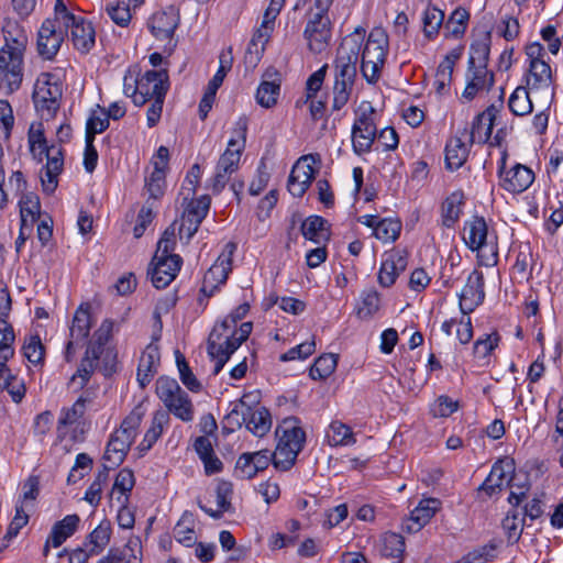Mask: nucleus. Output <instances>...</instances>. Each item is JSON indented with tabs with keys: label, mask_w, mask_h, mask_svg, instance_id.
<instances>
[{
	"label": "nucleus",
	"mask_w": 563,
	"mask_h": 563,
	"mask_svg": "<svg viewBox=\"0 0 563 563\" xmlns=\"http://www.w3.org/2000/svg\"><path fill=\"white\" fill-rule=\"evenodd\" d=\"M130 446L131 443L123 437V433L115 430L108 441L103 459L112 465H119L123 462Z\"/></svg>",
	"instance_id": "obj_41"
},
{
	"label": "nucleus",
	"mask_w": 563,
	"mask_h": 563,
	"mask_svg": "<svg viewBox=\"0 0 563 563\" xmlns=\"http://www.w3.org/2000/svg\"><path fill=\"white\" fill-rule=\"evenodd\" d=\"M243 422L249 431L256 437L265 435L272 428V417L264 407L252 409L246 407V413L243 415Z\"/></svg>",
	"instance_id": "obj_34"
},
{
	"label": "nucleus",
	"mask_w": 563,
	"mask_h": 563,
	"mask_svg": "<svg viewBox=\"0 0 563 563\" xmlns=\"http://www.w3.org/2000/svg\"><path fill=\"white\" fill-rule=\"evenodd\" d=\"M388 51V35L383 27H374L362 52L361 71L364 78L373 82L378 78Z\"/></svg>",
	"instance_id": "obj_10"
},
{
	"label": "nucleus",
	"mask_w": 563,
	"mask_h": 563,
	"mask_svg": "<svg viewBox=\"0 0 563 563\" xmlns=\"http://www.w3.org/2000/svg\"><path fill=\"white\" fill-rule=\"evenodd\" d=\"M332 2L333 0H314L313 5L307 12L303 38L308 49L313 54H320L330 46L332 23L328 12Z\"/></svg>",
	"instance_id": "obj_2"
},
{
	"label": "nucleus",
	"mask_w": 563,
	"mask_h": 563,
	"mask_svg": "<svg viewBox=\"0 0 563 563\" xmlns=\"http://www.w3.org/2000/svg\"><path fill=\"white\" fill-rule=\"evenodd\" d=\"M338 364L336 356L332 353L319 356L310 367L309 375L312 379H325L335 369Z\"/></svg>",
	"instance_id": "obj_54"
},
{
	"label": "nucleus",
	"mask_w": 563,
	"mask_h": 563,
	"mask_svg": "<svg viewBox=\"0 0 563 563\" xmlns=\"http://www.w3.org/2000/svg\"><path fill=\"white\" fill-rule=\"evenodd\" d=\"M382 552L387 558L401 559L405 552V539L402 536L388 532L383 537Z\"/></svg>",
	"instance_id": "obj_58"
},
{
	"label": "nucleus",
	"mask_w": 563,
	"mask_h": 563,
	"mask_svg": "<svg viewBox=\"0 0 563 563\" xmlns=\"http://www.w3.org/2000/svg\"><path fill=\"white\" fill-rule=\"evenodd\" d=\"M0 387L7 390L14 402H20L25 395V386L23 379L14 374H8L1 382Z\"/></svg>",
	"instance_id": "obj_64"
},
{
	"label": "nucleus",
	"mask_w": 563,
	"mask_h": 563,
	"mask_svg": "<svg viewBox=\"0 0 563 563\" xmlns=\"http://www.w3.org/2000/svg\"><path fill=\"white\" fill-rule=\"evenodd\" d=\"M253 329L252 322H243L240 325V332L235 336L223 339L216 333H210L208 338V354L216 361L213 374L217 375L223 368L231 354L247 340Z\"/></svg>",
	"instance_id": "obj_12"
},
{
	"label": "nucleus",
	"mask_w": 563,
	"mask_h": 563,
	"mask_svg": "<svg viewBox=\"0 0 563 563\" xmlns=\"http://www.w3.org/2000/svg\"><path fill=\"white\" fill-rule=\"evenodd\" d=\"M470 20V13L464 8H456L444 24L446 37L459 38L464 35Z\"/></svg>",
	"instance_id": "obj_47"
},
{
	"label": "nucleus",
	"mask_w": 563,
	"mask_h": 563,
	"mask_svg": "<svg viewBox=\"0 0 563 563\" xmlns=\"http://www.w3.org/2000/svg\"><path fill=\"white\" fill-rule=\"evenodd\" d=\"M162 305L163 302L157 303L154 310L153 318L155 322L153 325L152 341L144 349L137 366L136 379L142 388L150 384L157 373L161 363V353L157 342L161 339L163 329L161 317L163 310Z\"/></svg>",
	"instance_id": "obj_11"
},
{
	"label": "nucleus",
	"mask_w": 563,
	"mask_h": 563,
	"mask_svg": "<svg viewBox=\"0 0 563 563\" xmlns=\"http://www.w3.org/2000/svg\"><path fill=\"white\" fill-rule=\"evenodd\" d=\"M14 333L12 327L5 321L0 319V353L1 357L9 360L14 354L13 349Z\"/></svg>",
	"instance_id": "obj_61"
},
{
	"label": "nucleus",
	"mask_w": 563,
	"mask_h": 563,
	"mask_svg": "<svg viewBox=\"0 0 563 563\" xmlns=\"http://www.w3.org/2000/svg\"><path fill=\"white\" fill-rule=\"evenodd\" d=\"M104 559H108V563H143L140 538H130L123 548L110 550Z\"/></svg>",
	"instance_id": "obj_33"
},
{
	"label": "nucleus",
	"mask_w": 563,
	"mask_h": 563,
	"mask_svg": "<svg viewBox=\"0 0 563 563\" xmlns=\"http://www.w3.org/2000/svg\"><path fill=\"white\" fill-rule=\"evenodd\" d=\"M63 86L58 76L41 74L34 85L33 102L42 119L51 120L60 107Z\"/></svg>",
	"instance_id": "obj_7"
},
{
	"label": "nucleus",
	"mask_w": 563,
	"mask_h": 563,
	"mask_svg": "<svg viewBox=\"0 0 563 563\" xmlns=\"http://www.w3.org/2000/svg\"><path fill=\"white\" fill-rule=\"evenodd\" d=\"M135 485V477L131 470L122 468L115 477L112 496L117 499L120 506H124L129 501V494Z\"/></svg>",
	"instance_id": "obj_44"
},
{
	"label": "nucleus",
	"mask_w": 563,
	"mask_h": 563,
	"mask_svg": "<svg viewBox=\"0 0 563 563\" xmlns=\"http://www.w3.org/2000/svg\"><path fill=\"white\" fill-rule=\"evenodd\" d=\"M490 33L475 40L470 47L468 68H487L490 53Z\"/></svg>",
	"instance_id": "obj_40"
},
{
	"label": "nucleus",
	"mask_w": 563,
	"mask_h": 563,
	"mask_svg": "<svg viewBox=\"0 0 563 563\" xmlns=\"http://www.w3.org/2000/svg\"><path fill=\"white\" fill-rule=\"evenodd\" d=\"M301 233L317 244L327 241L330 234L327 221L320 216L308 217L301 224Z\"/></svg>",
	"instance_id": "obj_43"
},
{
	"label": "nucleus",
	"mask_w": 563,
	"mask_h": 563,
	"mask_svg": "<svg viewBox=\"0 0 563 563\" xmlns=\"http://www.w3.org/2000/svg\"><path fill=\"white\" fill-rule=\"evenodd\" d=\"M241 158L236 153H232L230 151H224V153L220 156L216 172L212 178L210 179V187L214 194H219L229 183L233 173L239 169Z\"/></svg>",
	"instance_id": "obj_26"
},
{
	"label": "nucleus",
	"mask_w": 563,
	"mask_h": 563,
	"mask_svg": "<svg viewBox=\"0 0 563 563\" xmlns=\"http://www.w3.org/2000/svg\"><path fill=\"white\" fill-rule=\"evenodd\" d=\"M525 80L530 90H547L554 82L553 70L547 60L528 64Z\"/></svg>",
	"instance_id": "obj_29"
},
{
	"label": "nucleus",
	"mask_w": 563,
	"mask_h": 563,
	"mask_svg": "<svg viewBox=\"0 0 563 563\" xmlns=\"http://www.w3.org/2000/svg\"><path fill=\"white\" fill-rule=\"evenodd\" d=\"M176 222H174L164 231L157 243L155 258H169L175 255L173 251L176 246Z\"/></svg>",
	"instance_id": "obj_57"
},
{
	"label": "nucleus",
	"mask_w": 563,
	"mask_h": 563,
	"mask_svg": "<svg viewBox=\"0 0 563 563\" xmlns=\"http://www.w3.org/2000/svg\"><path fill=\"white\" fill-rule=\"evenodd\" d=\"M38 478L36 476H30L22 486V494L18 498L15 506H22V508L32 511L34 501L36 500L40 492Z\"/></svg>",
	"instance_id": "obj_56"
},
{
	"label": "nucleus",
	"mask_w": 563,
	"mask_h": 563,
	"mask_svg": "<svg viewBox=\"0 0 563 563\" xmlns=\"http://www.w3.org/2000/svg\"><path fill=\"white\" fill-rule=\"evenodd\" d=\"M108 481V468L104 466L102 471H100L90 486L87 488L85 493L84 499L89 503L92 507H97L101 500V494L103 486Z\"/></svg>",
	"instance_id": "obj_59"
},
{
	"label": "nucleus",
	"mask_w": 563,
	"mask_h": 563,
	"mask_svg": "<svg viewBox=\"0 0 563 563\" xmlns=\"http://www.w3.org/2000/svg\"><path fill=\"white\" fill-rule=\"evenodd\" d=\"M365 33V29L356 27L354 32L343 38L338 48L333 85V110H341L350 100Z\"/></svg>",
	"instance_id": "obj_1"
},
{
	"label": "nucleus",
	"mask_w": 563,
	"mask_h": 563,
	"mask_svg": "<svg viewBox=\"0 0 563 563\" xmlns=\"http://www.w3.org/2000/svg\"><path fill=\"white\" fill-rule=\"evenodd\" d=\"M379 295L374 289L364 290L361 295L358 314L362 318L371 317L379 309Z\"/></svg>",
	"instance_id": "obj_63"
},
{
	"label": "nucleus",
	"mask_w": 563,
	"mask_h": 563,
	"mask_svg": "<svg viewBox=\"0 0 563 563\" xmlns=\"http://www.w3.org/2000/svg\"><path fill=\"white\" fill-rule=\"evenodd\" d=\"M466 80L462 97L472 100L478 92L490 89L494 84V75L487 68L470 69L467 67Z\"/></svg>",
	"instance_id": "obj_30"
},
{
	"label": "nucleus",
	"mask_w": 563,
	"mask_h": 563,
	"mask_svg": "<svg viewBox=\"0 0 563 563\" xmlns=\"http://www.w3.org/2000/svg\"><path fill=\"white\" fill-rule=\"evenodd\" d=\"M31 510L22 508V506H15V515L11 520L7 533L3 537V547H8L9 542L15 538L20 530L27 525L29 522V514Z\"/></svg>",
	"instance_id": "obj_60"
},
{
	"label": "nucleus",
	"mask_w": 563,
	"mask_h": 563,
	"mask_svg": "<svg viewBox=\"0 0 563 563\" xmlns=\"http://www.w3.org/2000/svg\"><path fill=\"white\" fill-rule=\"evenodd\" d=\"M235 250L236 245L234 243H227L213 265L206 272L201 286V291L205 295L212 296L227 282L232 269V257Z\"/></svg>",
	"instance_id": "obj_17"
},
{
	"label": "nucleus",
	"mask_w": 563,
	"mask_h": 563,
	"mask_svg": "<svg viewBox=\"0 0 563 563\" xmlns=\"http://www.w3.org/2000/svg\"><path fill=\"white\" fill-rule=\"evenodd\" d=\"M66 36L64 23L47 18L43 21L37 32L36 49L43 59H53L60 49Z\"/></svg>",
	"instance_id": "obj_15"
},
{
	"label": "nucleus",
	"mask_w": 563,
	"mask_h": 563,
	"mask_svg": "<svg viewBox=\"0 0 563 563\" xmlns=\"http://www.w3.org/2000/svg\"><path fill=\"white\" fill-rule=\"evenodd\" d=\"M377 136V112L369 101H362L355 110L351 130L352 147L355 154L368 153Z\"/></svg>",
	"instance_id": "obj_6"
},
{
	"label": "nucleus",
	"mask_w": 563,
	"mask_h": 563,
	"mask_svg": "<svg viewBox=\"0 0 563 563\" xmlns=\"http://www.w3.org/2000/svg\"><path fill=\"white\" fill-rule=\"evenodd\" d=\"M153 166L151 175L145 177V189L150 198L158 199L164 195L165 170L157 162H154Z\"/></svg>",
	"instance_id": "obj_55"
},
{
	"label": "nucleus",
	"mask_w": 563,
	"mask_h": 563,
	"mask_svg": "<svg viewBox=\"0 0 563 563\" xmlns=\"http://www.w3.org/2000/svg\"><path fill=\"white\" fill-rule=\"evenodd\" d=\"M285 1L286 0L269 1V4L264 12L262 23L254 32L247 46V55H250L251 60L257 62L261 59L265 51V46L274 31L275 20L285 5Z\"/></svg>",
	"instance_id": "obj_13"
},
{
	"label": "nucleus",
	"mask_w": 563,
	"mask_h": 563,
	"mask_svg": "<svg viewBox=\"0 0 563 563\" xmlns=\"http://www.w3.org/2000/svg\"><path fill=\"white\" fill-rule=\"evenodd\" d=\"M277 446L273 455L274 465L282 471L289 470L303 448L306 433L296 418H287L276 429Z\"/></svg>",
	"instance_id": "obj_3"
},
{
	"label": "nucleus",
	"mask_w": 563,
	"mask_h": 563,
	"mask_svg": "<svg viewBox=\"0 0 563 563\" xmlns=\"http://www.w3.org/2000/svg\"><path fill=\"white\" fill-rule=\"evenodd\" d=\"M484 275L482 272L474 269L467 277L465 286L459 294V306L461 312L470 314L476 307L482 305L485 299Z\"/></svg>",
	"instance_id": "obj_21"
},
{
	"label": "nucleus",
	"mask_w": 563,
	"mask_h": 563,
	"mask_svg": "<svg viewBox=\"0 0 563 563\" xmlns=\"http://www.w3.org/2000/svg\"><path fill=\"white\" fill-rule=\"evenodd\" d=\"M175 360L181 383L192 393L201 391V383L192 373L186 357L178 350L175 351Z\"/></svg>",
	"instance_id": "obj_53"
},
{
	"label": "nucleus",
	"mask_w": 563,
	"mask_h": 563,
	"mask_svg": "<svg viewBox=\"0 0 563 563\" xmlns=\"http://www.w3.org/2000/svg\"><path fill=\"white\" fill-rule=\"evenodd\" d=\"M440 505L441 503L437 498L422 499L410 514L409 520L412 525L408 526V530H420L440 509Z\"/></svg>",
	"instance_id": "obj_37"
},
{
	"label": "nucleus",
	"mask_w": 563,
	"mask_h": 563,
	"mask_svg": "<svg viewBox=\"0 0 563 563\" xmlns=\"http://www.w3.org/2000/svg\"><path fill=\"white\" fill-rule=\"evenodd\" d=\"M444 12L437 7L428 5L423 11V34L428 40H433L444 22Z\"/></svg>",
	"instance_id": "obj_49"
},
{
	"label": "nucleus",
	"mask_w": 563,
	"mask_h": 563,
	"mask_svg": "<svg viewBox=\"0 0 563 563\" xmlns=\"http://www.w3.org/2000/svg\"><path fill=\"white\" fill-rule=\"evenodd\" d=\"M232 493V484L230 482L221 481L218 483L216 489L218 509L212 510L211 508H207L205 506H200V508L209 516L218 519L224 511L229 510Z\"/></svg>",
	"instance_id": "obj_51"
},
{
	"label": "nucleus",
	"mask_w": 563,
	"mask_h": 563,
	"mask_svg": "<svg viewBox=\"0 0 563 563\" xmlns=\"http://www.w3.org/2000/svg\"><path fill=\"white\" fill-rule=\"evenodd\" d=\"M407 266V252L400 250H393L385 254L378 273V282L384 287L391 286L398 275L406 269Z\"/></svg>",
	"instance_id": "obj_25"
},
{
	"label": "nucleus",
	"mask_w": 563,
	"mask_h": 563,
	"mask_svg": "<svg viewBox=\"0 0 563 563\" xmlns=\"http://www.w3.org/2000/svg\"><path fill=\"white\" fill-rule=\"evenodd\" d=\"M90 308L89 303H81L75 311L71 325L69 328V340L64 353L67 362H71L74 360L77 350L85 344L89 336L92 325Z\"/></svg>",
	"instance_id": "obj_16"
},
{
	"label": "nucleus",
	"mask_w": 563,
	"mask_h": 563,
	"mask_svg": "<svg viewBox=\"0 0 563 563\" xmlns=\"http://www.w3.org/2000/svg\"><path fill=\"white\" fill-rule=\"evenodd\" d=\"M534 172L527 165L515 163L509 170L498 180V185L510 194L526 191L534 181Z\"/></svg>",
	"instance_id": "obj_23"
},
{
	"label": "nucleus",
	"mask_w": 563,
	"mask_h": 563,
	"mask_svg": "<svg viewBox=\"0 0 563 563\" xmlns=\"http://www.w3.org/2000/svg\"><path fill=\"white\" fill-rule=\"evenodd\" d=\"M210 208V198L208 196H201L198 199L191 198L188 205L186 206L178 230L180 240H185L186 243L190 241V239L198 231L201 222L207 217Z\"/></svg>",
	"instance_id": "obj_18"
},
{
	"label": "nucleus",
	"mask_w": 563,
	"mask_h": 563,
	"mask_svg": "<svg viewBox=\"0 0 563 563\" xmlns=\"http://www.w3.org/2000/svg\"><path fill=\"white\" fill-rule=\"evenodd\" d=\"M168 90V74L165 69L147 70L141 77L124 76L123 91L137 107L157 97L165 98Z\"/></svg>",
	"instance_id": "obj_4"
},
{
	"label": "nucleus",
	"mask_w": 563,
	"mask_h": 563,
	"mask_svg": "<svg viewBox=\"0 0 563 563\" xmlns=\"http://www.w3.org/2000/svg\"><path fill=\"white\" fill-rule=\"evenodd\" d=\"M66 31L70 30V41L80 53H88L96 43V32L92 24L82 16H75L74 21L64 24Z\"/></svg>",
	"instance_id": "obj_24"
},
{
	"label": "nucleus",
	"mask_w": 563,
	"mask_h": 563,
	"mask_svg": "<svg viewBox=\"0 0 563 563\" xmlns=\"http://www.w3.org/2000/svg\"><path fill=\"white\" fill-rule=\"evenodd\" d=\"M445 165L450 170H456L466 162L470 153V145L461 137H451L445 145Z\"/></svg>",
	"instance_id": "obj_39"
},
{
	"label": "nucleus",
	"mask_w": 563,
	"mask_h": 563,
	"mask_svg": "<svg viewBox=\"0 0 563 563\" xmlns=\"http://www.w3.org/2000/svg\"><path fill=\"white\" fill-rule=\"evenodd\" d=\"M515 472L516 464L514 459L505 456L497 460L484 483L478 487V497L485 499L498 495L504 487L509 486L514 482Z\"/></svg>",
	"instance_id": "obj_14"
},
{
	"label": "nucleus",
	"mask_w": 563,
	"mask_h": 563,
	"mask_svg": "<svg viewBox=\"0 0 563 563\" xmlns=\"http://www.w3.org/2000/svg\"><path fill=\"white\" fill-rule=\"evenodd\" d=\"M80 518L78 515H67L62 520L57 521L46 539L44 547V555H47L49 547H60L69 537H71L78 529Z\"/></svg>",
	"instance_id": "obj_28"
},
{
	"label": "nucleus",
	"mask_w": 563,
	"mask_h": 563,
	"mask_svg": "<svg viewBox=\"0 0 563 563\" xmlns=\"http://www.w3.org/2000/svg\"><path fill=\"white\" fill-rule=\"evenodd\" d=\"M156 395L169 412L184 422L194 419L195 410L188 394L175 378L161 376L156 380Z\"/></svg>",
	"instance_id": "obj_8"
},
{
	"label": "nucleus",
	"mask_w": 563,
	"mask_h": 563,
	"mask_svg": "<svg viewBox=\"0 0 563 563\" xmlns=\"http://www.w3.org/2000/svg\"><path fill=\"white\" fill-rule=\"evenodd\" d=\"M109 18L119 26H128L131 21V11L125 2H111L106 7Z\"/></svg>",
	"instance_id": "obj_62"
},
{
	"label": "nucleus",
	"mask_w": 563,
	"mask_h": 563,
	"mask_svg": "<svg viewBox=\"0 0 563 563\" xmlns=\"http://www.w3.org/2000/svg\"><path fill=\"white\" fill-rule=\"evenodd\" d=\"M508 107L515 115H527L531 113L533 106L527 86L517 87L514 90L509 97Z\"/></svg>",
	"instance_id": "obj_52"
},
{
	"label": "nucleus",
	"mask_w": 563,
	"mask_h": 563,
	"mask_svg": "<svg viewBox=\"0 0 563 563\" xmlns=\"http://www.w3.org/2000/svg\"><path fill=\"white\" fill-rule=\"evenodd\" d=\"M402 223L399 219L384 218L379 220L374 235L383 243H393L399 238Z\"/></svg>",
	"instance_id": "obj_50"
},
{
	"label": "nucleus",
	"mask_w": 563,
	"mask_h": 563,
	"mask_svg": "<svg viewBox=\"0 0 563 563\" xmlns=\"http://www.w3.org/2000/svg\"><path fill=\"white\" fill-rule=\"evenodd\" d=\"M498 113L495 106H489L484 112L479 113L472 124L470 143H484L488 141L493 132L494 120Z\"/></svg>",
	"instance_id": "obj_31"
},
{
	"label": "nucleus",
	"mask_w": 563,
	"mask_h": 563,
	"mask_svg": "<svg viewBox=\"0 0 563 563\" xmlns=\"http://www.w3.org/2000/svg\"><path fill=\"white\" fill-rule=\"evenodd\" d=\"M280 93L279 80H262L257 87L255 99L256 102L266 109L274 107L277 103Z\"/></svg>",
	"instance_id": "obj_48"
},
{
	"label": "nucleus",
	"mask_w": 563,
	"mask_h": 563,
	"mask_svg": "<svg viewBox=\"0 0 563 563\" xmlns=\"http://www.w3.org/2000/svg\"><path fill=\"white\" fill-rule=\"evenodd\" d=\"M316 163L317 158L309 154L301 156L294 165L288 179V191L294 197H302L311 185L317 173Z\"/></svg>",
	"instance_id": "obj_20"
},
{
	"label": "nucleus",
	"mask_w": 563,
	"mask_h": 563,
	"mask_svg": "<svg viewBox=\"0 0 563 563\" xmlns=\"http://www.w3.org/2000/svg\"><path fill=\"white\" fill-rule=\"evenodd\" d=\"M325 437L332 446H349L356 442L351 428L341 421H333L329 426Z\"/></svg>",
	"instance_id": "obj_45"
},
{
	"label": "nucleus",
	"mask_w": 563,
	"mask_h": 563,
	"mask_svg": "<svg viewBox=\"0 0 563 563\" xmlns=\"http://www.w3.org/2000/svg\"><path fill=\"white\" fill-rule=\"evenodd\" d=\"M89 401L86 397H79L70 408H63L57 423V435L60 440L70 437L71 440H78V433L82 434V417L86 412V404Z\"/></svg>",
	"instance_id": "obj_19"
},
{
	"label": "nucleus",
	"mask_w": 563,
	"mask_h": 563,
	"mask_svg": "<svg viewBox=\"0 0 563 563\" xmlns=\"http://www.w3.org/2000/svg\"><path fill=\"white\" fill-rule=\"evenodd\" d=\"M249 310L250 306L247 303L240 305L221 322L217 323L211 333H216L220 338L231 340L230 336H235L240 332V327L236 328L238 322L247 314Z\"/></svg>",
	"instance_id": "obj_36"
},
{
	"label": "nucleus",
	"mask_w": 563,
	"mask_h": 563,
	"mask_svg": "<svg viewBox=\"0 0 563 563\" xmlns=\"http://www.w3.org/2000/svg\"><path fill=\"white\" fill-rule=\"evenodd\" d=\"M24 42L16 38L0 49V92L10 95L21 86Z\"/></svg>",
	"instance_id": "obj_5"
},
{
	"label": "nucleus",
	"mask_w": 563,
	"mask_h": 563,
	"mask_svg": "<svg viewBox=\"0 0 563 563\" xmlns=\"http://www.w3.org/2000/svg\"><path fill=\"white\" fill-rule=\"evenodd\" d=\"M112 529L109 520H102L86 538L85 547L92 554L101 553L110 542Z\"/></svg>",
	"instance_id": "obj_42"
},
{
	"label": "nucleus",
	"mask_w": 563,
	"mask_h": 563,
	"mask_svg": "<svg viewBox=\"0 0 563 563\" xmlns=\"http://www.w3.org/2000/svg\"><path fill=\"white\" fill-rule=\"evenodd\" d=\"M178 24L179 15L174 8L154 13L148 21L151 33L159 41L172 40Z\"/></svg>",
	"instance_id": "obj_27"
},
{
	"label": "nucleus",
	"mask_w": 563,
	"mask_h": 563,
	"mask_svg": "<svg viewBox=\"0 0 563 563\" xmlns=\"http://www.w3.org/2000/svg\"><path fill=\"white\" fill-rule=\"evenodd\" d=\"M465 203L464 194L460 190L449 195L441 206V223L448 229H452L459 222L463 213Z\"/></svg>",
	"instance_id": "obj_32"
},
{
	"label": "nucleus",
	"mask_w": 563,
	"mask_h": 563,
	"mask_svg": "<svg viewBox=\"0 0 563 563\" xmlns=\"http://www.w3.org/2000/svg\"><path fill=\"white\" fill-rule=\"evenodd\" d=\"M169 413L165 410H157L153 413L150 428L144 434L142 442L139 445L140 451L146 452L156 443L161 438L164 429L169 424Z\"/></svg>",
	"instance_id": "obj_38"
},
{
	"label": "nucleus",
	"mask_w": 563,
	"mask_h": 563,
	"mask_svg": "<svg viewBox=\"0 0 563 563\" xmlns=\"http://www.w3.org/2000/svg\"><path fill=\"white\" fill-rule=\"evenodd\" d=\"M494 234L489 232L488 224L483 217L473 216L464 222L462 239L465 245L473 252H481L489 247L488 256L479 255L481 264L492 266L497 263V251L494 243Z\"/></svg>",
	"instance_id": "obj_9"
},
{
	"label": "nucleus",
	"mask_w": 563,
	"mask_h": 563,
	"mask_svg": "<svg viewBox=\"0 0 563 563\" xmlns=\"http://www.w3.org/2000/svg\"><path fill=\"white\" fill-rule=\"evenodd\" d=\"M249 119L246 115H241L234 122L232 128L231 137L229 139L225 151L236 153L241 158L242 152L245 148L247 135Z\"/></svg>",
	"instance_id": "obj_46"
},
{
	"label": "nucleus",
	"mask_w": 563,
	"mask_h": 563,
	"mask_svg": "<svg viewBox=\"0 0 563 563\" xmlns=\"http://www.w3.org/2000/svg\"><path fill=\"white\" fill-rule=\"evenodd\" d=\"M99 357L98 347L96 345H87L85 357L81 360L76 373L71 376L70 383L77 385L78 388H84L90 379Z\"/></svg>",
	"instance_id": "obj_35"
},
{
	"label": "nucleus",
	"mask_w": 563,
	"mask_h": 563,
	"mask_svg": "<svg viewBox=\"0 0 563 563\" xmlns=\"http://www.w3.org/2000/svg\"><path fill=\"white\" fill-rule=\"evenodd\" d=\"M183 264L179 255L169 258L153 257L148 275L155 288L161 289L168 286L177 276Z\"/></svg>",
	"instance_id": "obj_22"
}]
</instances>
